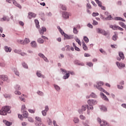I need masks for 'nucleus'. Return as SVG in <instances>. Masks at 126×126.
Here are the masks:
<instances>
[{"instance_id": "nucleus-1", "label": "nucleus", "mask_w": 126, "mask_h": 126, "mask_svg": "<svg viewBox=\"0 0 126 126\" xmlns=\"http://www.w3.org/2000/svg\"><path fill=\"white\" fill-rule=\"evenodd\" d=\"M10 106H4L2 108V109L0 110V115L2 116H5L7 115V113L9 114L10 113Z\"/></svg>"}, {"instance_id": "nucleus-2", "label": "nucleus", "mask_w": 126, "mask_h": 126, "mask_svg": "<svg viewBox=\"0 0 126 126\" xmlns=\"http://www.w3.org/2000/svg\"><path fill=\"white\" fill-rule=\"evenodd\" d=\"M57 28L59 30L60 33L62 34V35H63L66 39H68V40H71V39H73L74 38L73 35H68L65 34V33H64V32L63 31V30L61 29V27H60V26L57 27Z\"/></svg>"}, {"instance_id": "nucleus-3", "label": "nucleus", "mask_w": 126, "mask_h": 126, "mask_svg": "<svg viewBox=\"0 0 126 126\" xmlns=\"http://www.w3.org/2000/svg\"><path fill=\"white\" fill-rule=\"evenodd\" d=\"M86 108L88 109V114H89L90 110H93V106H89L88 105H84L82 106V110H79V113L81 114L82 113V111H86Z\"/></svg>"}, {"instance_id": "nucleus-4", "label": "nucleus", "mask_w": 126, "mask_h": 126, "mask_svg": "<svg viewBox=\"0 0 126 126\" xmlns=\"http://www.w3.org/2000/svg\"><path fill=\"white\" fill-rule=\"evenodd\" d=\"M6 1L7 2H9V3H11V2H13V4L15 5V6H17V7H18L19 8H21V5L19 4L15 0H6Z\"/></svg>"}, {"instance_id": "nucleus-5", "label": "nucleus", "mask_w": 126, "mask_h": 126, "mask_svg": "<svg viewBox=\"0 0 126 126\" xmlns=\"http://www.w3.org/2000/svg\"><path fill=\"white\" fill-rule=\"evenodd\" d=\"M62 72L66 73L65 75L63 76V79H67L69 77V71H66L64 69H61Z\"/></svg>"}, {"instance_id": "nucleus-6", "label": "nucleus", "mask_w": 126, "mask_h": 126, "mask_svg": "<svg viewBox=\"0 0 126 126\" xmlns=\"http://www.w3.org/2000/svg\"><path fill=\"white\" fill-rule=\"evenodd\" d=\"M97 121L100 123V126H109V124L105 120H102L100 118H97ZM101 122H102L101 123Z\"/></svg>"}, {"instance_id": "nucleus-7", "label": "nucleus", "mask_w": 126, "mask_h": 126, "mask_svg": "<svg viewBox=\"0 0 126 126\" xmlns=\"http://www.w3.org/2000/svg\"><path fill=\"white\" fill-rule=\"evenodd\" d=\"M35 120L37 122V123L35 124V125L36 126H40L42 123V119H41V118H40L39 117L36 116L35 117Z\"/></svg>"}, {"instance_id": "nucleus-8", "label": "nucleus", "mask_w": 126, "mask_h": 126, "mask_svg": "<svg viewBox=\"0 0 126 126\" xmlns=\"http://www.w3.org/2000/svg\"><path fill=\"white\" fill-rule=\"evenodd\" d=\"M97 32L98 33L102 34V35H104V36H107V35H108V32H105V31H104L101 29H97Z\"/></svg>"}, {"instance_id": "nucleus-9", "label": "nucleus", "mask_w": 126, "mask_h": 126, "mask_svg": "<svg viewBox=\"0 0 126 126\" xmlns=\"http://www.w3.org/2000/svg\"><path fill=\"white\" fill-rule=\"evenodd\" d=\"M88 103L91 107H92L94 105H96L97 104V101L94 100H88Z\"/></svg>"}, {"instance_id": "nucleus-10", "label": "nucleus", "mask_w": 126, "mask_h": 126, "mask_svg": "<svg viewBox=\"0 0 126 126\" xmlns=\"http://www.w3.org/2000/svg\"><path fill=\"white\" fill-rule=\"evenodd\" d=\"M0 79L3 81H6L8 79V77L6 75H0Z\"/></svg>"}, {"instance_id": "nucleus-11", "label": "nucleus", "mask_w": 126, "mask_h": 126, "mask_svg": "<svg viewBox=\"0 0 126 126\" xmlns=\"http://www.w3.org/2000/svg\"><path fill=\"white\" fill-rule=\"evenodd\" d=\"M103 85L104 83H103V82H98L97 83V85L95 86V87L96 88H97V89H98L99 90V88H102L101 86H103Z\"/></svg>"}, {"instance_id": "nucleus-12", "label": "nucleus", "mask_w": 126, "mask_h": 126, "mask_svg": "<svg viewBox=\"0 0 126 126\" xmlns=\"http://www.w3.org/2000/svg\"><path fill=\"white\" fill-rule=\"evenodd\" d=\"M116 64L119 68H123V67H125V66H126V65L124 63H120L119 62H117Z\"/></svg>"}, {"instance_id": "nucleus-13", "label": "nucleus", "mask_w": 126, "mask_h": 126, "mask_svg": "<svg viewBox=\"0 0 126 126\" xmlns=\"http://www.w3.org/2000/svg\"><path fill=\"white\" fill-rule=\"evenodd\" d=\"M28 14H29V18L30 19H31V18H32V17H33V18L36 17V14H35L34 13L30 12H29Z\"/></svg>"}, {"instance_id": "nucleus-14", "label": "nucleus", "mask_w": 126, "mask_h": 126, "mask_svg": "<svg viewBox=\"0 0 126 126\" xmlns=\"http://www.w3.org/2000/svg\"><path fill=\"white\" fill-rule=\"evenodd\" d=\"M105 14L106 16L107 15V17L105 18L106 20H112L113 19V17L111 15H108L109 14L108 12H105Z\"/></svg>"}, {"instance_id": "nucleus-15", "label": "nucleus", "mask_w": 126, "mask_h": 126, "mask_svg": "<svg viewBox=\"0 0 126 126\" xmlns=\"http://www.w3.org/2000/svg\"><path fill=\"white\" fill-rule=\"evenodd\" d=\"M46 31H47V29H46V28L44 27H42L39 30V33L41 35H43V34H44V32H46Z\"/></svg>"}, {"instance_id": "nucleus-16", "label": "nucleus", "mask_w": 126, "mask_h": 126, "mask_svg": "<svg viewBox=\"0 0 126 126\" xmlns=\"http://www.w3.org/2000/svg\"><path fill=\"white\" fill-rule=\"evenodd\" d=\"M74 63L75 64H77L78 65H82V66L84 65V63H82L78 60H75L74 62Z\"/></svg>"}, {"instance_id": "nucleus-17", "label": "nucleus", "mask_w": 126, "mask_h": 126, "mask_svg": "<svg viewBox=\"0 0 126 126\" xmlns=\"http://www.w3.org/2000/svg\"><path fill=\"white\" fill-rule=\"evenodd\" d=\"M119 56L122 59V60H125V55L124 54V53L122 52H120L119 53Z\"/></svg>"}, {"instance_id": "nucleus-18", "label": "nucleus", "mask_w": 126, "mask_h": 126, "mask_svg": "<svg viewBox=\"0 0 126 126\" xmlns=\"http://www.w3.org/2000/svg\"><path fill=\"white\" fill-rule=\"evenodd\" d=\"M63 16L64 18H68L69 16L68 15V13L66 12H64L63 14Z\"/></svg>"}, {"instance_id": "nucleus-19", "label": "nucleus", "mask_w": 126, "mask_h": 126, "mask_svg": "<svg viewBox=\"0 0 126 126\" xmlns=\"http://www.w3.org/2000/svg\"><path fill=\"white\" fill-rule=\"evenodd\" d=\"M101 96L102 99H103V100H105V101H109V99H108V97H107V96L105 95L104 94H101Z\"/></svg>"}, {"instance_id": "nucleus-20", "label": "nucleus", "mask_w": 126, "mask_h": 126, "mask_svg": "<svg viewBox=\"0 0 126 126\" xmlns=\"http://www.w3.org/2000/svg\"><path fill=\"white\" fill-rule=\"evenodd\" d=\"M118 39V34L115 33L114 35L112 36V40L113 41H117Z\"/></svg>"}, {"instance_id": "nucleus-21", "label": "nucleus", "mask_w": 126, "mask_h": 126, "mask_svg": "<svg viewBox=\"0 0 126 126\" xmlns=\"http://www.w3.org/2000/svg\"><path fill=\"white\" fill-rule=\"evenodd\" d=\"M5 51L7 53H10L11 52V48L10 47H8L7 46H5Z\"/></svg>"}, {"instance_id": "nucleus-22", "label": "nucleus", "mask_w": 126, "mask_h": 126, "mask_svg": "<svg viewBox=\"0 0 126 126\" xmlns=\"http://www.w3.org/2000/svg\"><path fill=\"white\" fill-rule=\"evenodd\" d=\"M36 75L38 77H42V78H44L45 77V76L43 75H42V74H41V72L40 71H37L36 72Z\"/></svg>"}, {"instance_id": "nucleus-23", "label": "nucleus", "mask_w": 126, "mask_h": 126, "mask_svg": "<svg viewBox=\"0 0 126 126\" xmlns=\"http://www.w3.org/2000/svg\"><path fill=\"white\" fill-rule=\"evenodd\" d=\"M118 27L116 25H110V28L113 29V30H118Z\"/></svg>"}, {"instance_id": "nucleus-24", "label": "nucleus", "mask_w": 126, "mask_h": 126, "mask_svg": "<svg viewBox=\"0 0 126 126\" xmlns=\"http://www.w3.org/2000/svg\"><path fill=\"white\" fill-rule=\"evenodd\" d=\"M83 49L84 50V51H88V48L87 47V46H86V44L84 43V42H83Z\"/></svg>"}, {"instance_id": "nucleus-25", "label": "nucleus", "mask_w": 126, "mask_h": 126, "mask_svg": "<svg viewBox=\"0 0 126 126\" xmlns=\"http://www.w3.org/2000/svg\"><path fill=\"white\" fill-rule=\"evenodd\" d=\"M98 89L100 91H102L103 92H104V93H105V94H106V95H110V94H109V93L107 92V91H105V90H104L103 88H98Z\"/></svg>"}, {"instance_id": "nucleus-26", "label": "nucleus", "mask_w": 126, "mask_h": 126, "mask_svg": "<svg viewBox=\"0 0 126 126\" xmlns=\"http://www.w3.org/2000/svg\"><path fill=\"white\" fill-rule=\"evenodd\" d=\"M31 45L32 47H33V48H36V47H37V44L36 43V42H35V41H32L31 43Z\"/></svg>"}, {"instance_id": "nucleus-27", "label": "nucleus", "mask_w": 126, "mask_h": 126, "mask_svg": "<svg viewBox=\"0 0 126 126\" xmlns=\"http://www.w3.org/2000/svg\"><path fill=\"white\" fill-rule=\"evenodd\" d=\"M3 123H5V125L7 126H11V123L6 120H3Z\"/></svg>"}, {"instance_id": "nucleus-28", "label": "nucleus", "mask_w": 126, "mask_h": 126, "mask_svg": "<svg viewBox=\"0 0 126 126\" xmlns=\"http://www.w3.org/2000/svg\"><path fill=\"white\" fill-rule=\"evenodd\" d=\"M115 20H120L121 21H123L124 22H126V20L125 19H123V18H121L120 17H117L115 18Z\"/></svg>"}, {"instance_id": "nucleus-29", "label": "nucleus", "mask_w": 126, "mask_h": 126, "mask_svg": "<svg viewBox=\"0 0 126 126\" xmlns=\"http://www.w3.org/2000/svg\"><path fill=\"white\" fill-rule=\"evenodd\" d=\"M34 22L35 23V26L36 28H39V27H40V25H39V21L38 20H35Z\"/></svg>"}, {"instance_id": "nucleus-30", "label": "nucleus", "mask_w": 126, "mask_h": 126, "mask_svg": "<svg viewBox=\"0 0 126 126\" xmlns=\"http://www.w3.org/2000/svg\"><path fill=\"white\" fill-rule=\"evenodd\" d=\"M30 42V39L28 38H26L24 41V44H28Z\"/></svg>"}, {"instance_id": "nucleus-31", "label": "nucleus", "mask_w": 126, "mask_h": 126, "mask_svg": "<svg viewBox=\"0 0 126 126\" xmlns=\"http://www.w3.org/2000/svg\"><path fill=\"white\" fill-rule=\"evenodd\" d=\"M37 42L39 44H43V43H44V40H43V39H42L41 38H39L38 39Z\"/></svg>"}, {"instance_id": "nucleus-32", "label": "nucleus", "mask_w": 126, "mask_h": 126, "mask_svg": "<svg viewBox=\"0 0 126 126\" xmlns=\"http://www.w3.org/2000/svg\"><path fill=\"white\" fill-rule=\"evenodd\" d=\"M24 118L25 119H27V117H28V112L25 111L23 113Z\"/></svg>"}, {"instance_id": "nucleus-33", "label": "nucleus", "mask_w": 126, "mask_h": 126, "mask_svg": "<svg viewBox=\"0 0 126 126\" xmlns=\"http://www.w3.org/2000/svg\"><path fill=\"white\" fill-rule=\"evenodd\" d=\"M22 112H26V107H25V105H23L22 106Z\"/></svg>"}, {"instance_id": "nucleus-34", "label": "nucleus", "mask_w": 126, "mask_h": 126, "mask_svg": "<svg viewBox=\"0 0 126 126\" xmlns=\"http://www.w3.org/2000/svg\"><path fill=\"white\" fill-rule=\"evenodd\" d=\"M119 25H120V26H121V27H123V28H126V25H125V23L123 22H120Z\"/></svg>"}, {"instance_id": "nucleus-35", "label": "nucleus", "mask_w": 126, "mask_h": 126, "mask_svg": "<svg viewBox=\"0 0 126 126\" xmlns=\"http://www.w3.org/2000/svg\"><path fill=\"white\" fill-rule=\"evenodd\" d=\"M75 41L77 42V43H78L79 46H81V42L80 41V40L78 39V38H76Z\"/></svg>"}, {"instance_id": "nucleus-36", "label": "nucleus", "mask_w": 126, "mask_h": 126, "mask_svg": "<svg viewBox=\"0 0 126 126\" xmlns=\"http://www.w3.org/2000/svg\"><path fill=\"white\" fill-rule=\"evenodd\" d=\"M74 123L75 124H77L78 123H79V119H78V118H74Z\"/></svg>"}, {"instance_id": "nucleus-37", "label": "nucleus", "mask_w": 126, "mask_h": 126, "mask_svg": "<svg viewBox=\"0 0 126 126\" xmlns=\"http://www.w3.org/2000/svg\"><path fill=\"white\" fill-rule=\"evenodd\" d=\"M47 122L48 123L49 126H51V125L53 124V122H52V120H51L50 118L48 119Z\"/></svg>"}, {"instance_id": "nucleus-38", "label": "nucleus", "mask_w": 126, "mask_h": 126, "mask_svg": "<svg viewBox=\"0 0 126 126\" xmlns=\"http://www.w3.org/2000/svg\"><path fill=\"white\" fill-rule=\"evenodd\" d=\"M84 41H85L86 43H88V42H89V39H88V37L85 36L84 37Z\"/></svg>"}, {"instance_id": "nucleus-39", "label": "nucleus", "mask_w": 126, "mask_h": 126, "mask_svg": "<svg viewBox=\"0 0 126 126\" xmlns=\"http://www.w3.org/2000/svg\"><path fill=\"white\" fill-rule=\"evenodd\" d=\"M100 109H101L102 111H103L104 112H106V111H107V108L105 106H101Z\"/></svg>"}, {"instance_id": "nucleus-40", "label": "nucleus", "mask_w": 126, "mask_h": 126, "mask_svg": "<svg viewBox=\"0 0 126 126\" xmlns=\"http://www.w3.org/2000/svg\"><path fill=\"white\" fill-rule=\"evenodd\" d=\"M22 65L25 68H28V66L27 65V64H26L25 63H23Z\"/></svg>"}, {"instance_id": "nucleus-41", "label": "nucleus", "mask_w": 126, "mask_h": 126, "mask_svg": "<svg viewBox=\"0 0 126 126\" xmlns=\"http://www.w3.org/2000/svg\"><path fill=\"white\" fill-rule=\"evenodd\" d=\"M54 87L57 91H60V90H61V88L57 85H55Z\"/></svg>"}, {"instance_id": "nucleus-42", "label": "nucleus", "mask_w": 126, "mask_h": 126, "mask_svg": "<svg viewBox=\"0 0 126 126\" xmlns=\"http://www.w3.org/2000/svg\"><path fill=\"white\" fill-rule=\"evenodd\" d=\"M14 53H16V54H20L21 50L15 49L14 50Z\"/></svg>"}, {"instance_id": "nucleus-43", "label": "nucleus", "mask_w": 126, "mask_h": 126, "mask_svg": "<svg viewBox=\"0 0 126 126\" xmlns=\"http://www.w3.org/2000/svg\"><path fill=\"white\" fill-rule=\"evenodd\" d=\"M29 113H31V114H34L35 113V109L32 110V109H29Z\"/></svg>"}, {"instance_id": "nucleus-44", "label": "nucleus", "mask_w": 126, "mask_h": 126, "mask_svg": "<svg viewBox=\"0 0 126 126\" xmlns=\"http://www.w3.org/2000/svg\"><path fill=\"white\" fill-rule=\"evenodd\" d=\"M73 33L74 34H77V33H78V31H77V30L75 28H74L73 29Z\"/></svg>"}, {"instance_id": "nucleus-45", "label": "nucleus", "mask_w": 126, "mask_h": 126, "mask_svg": "<svg viewBox=\"0 0 126 126\" xmlns=\"http://www.w3.org/2000/svg\"><path fill=\"white\" fill-rule=\"evenodd\" d=\"M47 112L46 110H43L42 111V114L43 116H45L47 115Z\"/></svg>"}, {"instance_id": "nucleus-46", "label": "nucleus", "mask_w": 126, "mask_h": 126, "mask_svg": "<svg viewBox=\"0 0 126 126\" xmlns=\"http://www.w3.org/2000/svg\"><path fill=\"white\" fill-rule=\"evenodd\" d=\"M87 65L89 66H93V63L91 62H88L87 63Z\"/></svg>"}, {"instance_id": "nucleus-47", "label": "nucleus", "mask_w": 126, "mask_h": 126, "mask_svg": "<svg viewBox=\"0 0 126 126\" xmlns=\"http://www.w3.org/2000/svg\"><path fill=\"white\" fill-rule=\"evenodd\" d=\"M92 15L94 17H95V16H98V15H99V13H95V12H94L92 14Z\"/></svg>"}, {"instance_id": "nucleus-48", "label": "nucleus", "mask_w": 126, "mask_h": 126, "mask_svg": "<svg viewBox=\"0 0 126 126\" xmlns=\"http://www.w3.org/2000/svg\"><path fill=\"white\" fill-rule=\"evenodd\" d=\"M90 97H92V98H96V94L94 93H92L90 95Z\"/></svg>"}, {"instance_id": "nucleus-49", "label": "nucleus", "mask_w": 126, "mask_h": 126, "mask_svg": "<svg viewBox=\"0 0 126 126\" xmlns=\"http://www.w3.org/2000/svg\"><path fill=\"white\" fill-rule=\"evenodd\" d=\"M111 48H113V49H117V48L118 47V46L117 45H111Z\"/></svg>"}, {"instance_id": "nucleus-50", "label": "nucleus", "mask_w": 126, "mask_h": 126, "mask_svg": "<svg viewBox=\"0 0 126 126\" xmlns=\"http://www.w3.org/2000/svg\"><path fill=\"white\" fill-rule=\"evenodd\" d=\"M15 88L16 89V90H19V89H20V86L16 85L15 87Z\"/></svg>"}, {"instance_id": "nucleus-51", "label": "nucleus", "mask_w": 126, "mask_h": 126, "mask_svg": "<svg viewBox=\"0 0 126 126\" xmlns=\"http://www.w3.org/2000/svg\"><path fill=\"white\" fill-rule=\"evenodd\" d=\"M5 98H11V95L10 94H4V95Z\"/></svg>"}, {"instance_id": "nucleus-52", "label": "nucleus", "mask_w": 126, "mask_h": 126, "mask_svg": "<svg viewBox=\"0 0 126 126\" xmlns=\"http://www.w3.org/2000/svg\"><path fill=\"white\" fill-rule=\"evenodd\" d=\"M18 118L19 119H21V121H23V116L22 115L18 114Z\"/></svg>"}, {"instance_id": "nucleus-53", "label": "nucleus", "mask_w": 126, "mask_h": 126, "mask_svg": "<svg viewBox=\"0 0 126 126\" xmlns=\"http://www.w3.org/2000/svg\"><path fill=\"white\" fill-rule=\"evenodd\" d=\"M15 94H16V95H21V93L19 91H16L15 92Z\"/></svg>"}, {"instance_id": "nucleus-54", "label": "nucleus", "mask_w": 126, "mask_h": 126, "mask_svg": "<svg viewBox=\"0 0 126 126\" xmlns=\"http://www.w3.org/2000/svg\"><path fill=\"white\" fill-rule=\"evenodd\" d=\"M20 55H21V56H22V57H25V56H27V54L24 52L20 53Z\"/></svg>"}, {"instance_id": "nucleus-55", "label": "nucleus", "mask_w": 126, "mask_h": 126, "mask_svg": "<svg viewBox=\"0 0 126 126\" xmlns=\"http://www.w3.org/2000/svg\"><path fill=\"white\" fill-rule=\"evenodd\" d=\"M5 20H6V17H3L0 19V21H5Z\"/></svg>"}, {"instance_id": "nucleus-56", "label": "nucleus", "mask_w": 126, "mask_h": 126, "mask_svg": "<svg viewBox=\"0 0 126 126\" xmlns=\"http://www.w3.org/2000/svg\"><path fill=\"white\" fill-rule=\"evenodd\" d=\"M96 3H97V4H98V6H99V7L102 6V2H100V1L96 2Z\"/></svg>"}, {"instance_id": "nucleus-57", "label": "nucleus", "mask_w": 126, "mask_h": 126, "mask_svg": "<svg viewBox=\"0 0 126 126\" xmlns=\"http://www.w3.org/2000/svg\"><path fill=\"white\" fill-rule=\"evenodd\" d=\"M93 24V25H98V23L97 21L94 20Z\"/></svg>"}, {"instance_id": "nucleus-58", "label": "nucleus", "mask_w": 126, "mask_h": 126, "mask_svg": "<svg viewBox=\"0 0 126 126\" xmlns=\"http://www.w3.org/2000/svg\"><path fill=\"white\" fill-rule=\"evenodd\" d=\"M38 56H40V58H42V59H43V58H45V56L43 55V54L39 53L38 54Z\"/></svg>"}, {"instance_id": "nucleus-59", "label": "nucleus", "mask_w": 126, "mask_h": 126, "mask_svg": "<svg viewBox=\"0 0 126 126\" xmlns=\"http://www.w3.org/2000/svg\"><path fill=\"white\" fill-rule=\"evenodd\" d=\"M0 66H5V63H0Z\"/></svg>"}, {"instance_id": "nucleus-60", "label": "nucleus", "mask_w": 126, "mask_h": 126, "mask_svg": "<svg viewBox=\"0 0 126 126\" xmlns=\"http://www.w3.org/2000/svg\"><path fill=\"white\" fill-rule=\"evenodd\" d=\"M75 51H77L78 52H80V49L79 48L77 47V46H75Z\"/></svg>"}, {"instance_id": "nucleus-61", "label": "nucleus", "mask_w": 126, "mask_h": 126, "mask_svg": "<svg viewBox=\"0 0 126 126\" xmlns=\"http://www.w3.org/2000/svg\"><path fill=\"white\" fill-rule=\"evenodd\" d=\"M80 119H81V120H85V117L83 115H81L80 116Z\"/></svg>"}, {"instance_id": "nucleus-62", "label": "nucleus", "mask_w": 126, "mask_h": 126, "mask_svg": "<svg viewBox=\"0 0 126 126\" xmlns=\"http://www.w3.org/2000/svg\"><path fill=\"white\" fill-rule=\"evenodd\" d=\"M62 8L63 10H66V7L64 5H62Z\"/></svg>"}, {"instance_id": "nucleus-63", "label": "nucleus", "mask_w": 126, "mask_h": 126, "mask_svg": "<svg viewBox=\"0 0 126 126\" xmlns=\"http://www.w3.org/2000/svg\"><path fill=\"white\" fill-rule=\"evenodd\" d=\"M22 125L23 126H27V123H26V122H23V123H22Z\"/></svg>"}, {"instance_id": "nucleus-64", "label": "nucleus", "mask_w": 126, "mask_h": 126, "mask_svg": "<svg viewBox=\"0 0 126 126\" xmlns=\"http://www.w3.org/2000/svg\"><path fill=\"white\" fill-rule=\"evenodd\" d=\"M122 107H123V108H125V109H126V103L122 104Z\"/></svg>"}]
</instances>
